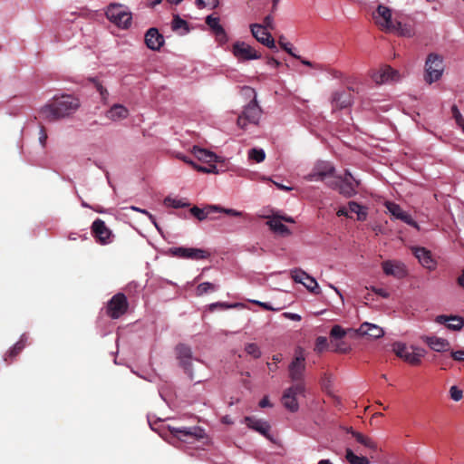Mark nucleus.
<instances>
[{
	"instance_id": "nucleus-1",
	"label": "nucleus",
	"mask_w": 464,
	"mask_h": 464,
	"mask_svg": "<svg viewBox=\"0 0 464 464\" xmlns=\"http://www.w3.org/2000/svg\"><path fill=\"white\" fill-rule=\"evenodd\" d=\"M79 100L72 95L63 94L55 96L53 99L41 108V116L49 121H54L67 117L79 108Z\"/></svg>"
},
{
	"instance_id": "nucleus-2",
	"label": "nucleus",
	"mask_w": 464,
	"mask_h": 464,
	"mask_svg": "<svg viewBox=\"0 0 464 464\" xmlns=\"http://www.w3.org/2000/svg\"><path fill=\"white\" fill-rule=\"evenodd\" d=\"M105 15L107 19L117 27L126 30L131 25L132 14L129 8L123 5L111 3L106 10Z\"/></svg>"
},
{
	"instance_id": "nucleus-3",
	"label": "nucleus",
	"mask_w": 464,
	"mask_h": 464,
	"mask_svg": "<svg viewBox=\"0 0 464 464\" xmlns=\"http://www.w3.org/2000/svg\"><path fill=\"white\" fill-rule=\"evenodd\" d=\"M445 70L443 57L438 53H430L424 65V81L428 84L438 82L443 75Z\"/></svg>"
},
{
	"instance_id": "nucleus-4",
	"label": "nucleus",
	"mask_w": 464,
	"mask_h": 464,
	"mask_svg": "<svg viewBox=\"0 0 464 464\" xmlns=\"http://www.w3.org/2000/svg\"><path fill=\"white\" fill-rule=\"evenodd\" d=\"M261 115L262 109L258 105L256 95L255 94L253 100L244 107L241 115H239L237 119V125L242 129L246 128L248 124L256 125L259 122Z\"/></svg>"
},
{
	"instance_id": "nucleus-5",
	"label": "nucleus",
	"mask_w": 464,
	"mask_h": 464,
	"mask_svg": "<svg viewBox=\"0 0 464 464\" xmlns=\"http://www.w3.org/2000/svg\"><path fill=\"white\" fill-rule=\"evenodd\" d=\"M304 382L294 383L285 391L282 396V403L285 409L292 412H295L299 409L297 398L300 396L304 397Z\"/></svg>"
},
{
	"instance_id": "nucleus-6",
	"label": "nucleus",
	"mask_w": 464,
	"mask_h": 464,
	"mask_svg": "<svg viewBox=\"0 0 464 464\" xmlns=\"http://www.w3.org/2000/svg\"><path fill=\"white\" fill-rule=\"evenodd\" d=\"M305 371V355L302 347H297L295 351V356L288 366L289 378L295 383L304 382Z\"/></svg>"
},
{
	"instance_id": "nucleus-7",
	"label": "nucleus",
	"mask_w": 464,
	"mask_h": 464,
	"mask_svg": "<svg viewBox=\"0 0 464 464\" xmlns=\"http://www.w3.org/2000/svg\"><path fill=\"white\" fill-rule=\"evenodd\" d=\"M358 185L359 182L353 179L349 170H345L343 177H339L329 184L333 189L338 190L345 198L353 197L357 193L356 188Z\"/></svg>"
},
{
	"instance_id": "nucleus-8",
	"label": "nucleus",
	"mask_w": 464,
	"mask_h": 464,
	"mask_svg": "<svg viewBox=\"0 0 464 464\" xmlns=\"http://www.w3.org/2000/svg\"><path fill=\"white\" fill-rule=\"evenodd\" d=\"M169 430L175 438L185 443H194L205 435L204 430L198 426L179 428L169 426Z\"/></svg>"
},
{
	"instance_id": "nucleus-9",
	"label": "nucleus",
	"mask_w": 464,
	"mask_h": 464,
	"mask_svg": "<svg viewBox=\"0 0 464 464\" xmlns=\"http://www.w3.org/2000/svg\"><path fill=\"white\" fill-rule=\"evenodd\" d=\"M396 354L412 365H418L424 356V350L419 347H407L404 343L395 344Z\"/></svg>"
},
{
	"instance_id": "nucleus-10",
	"label": "nucleus",
	"mask_w": 464,
	"mask_h": 464,
	"mask_svg": "<svg viewBox=\"0 0 464 464\" xmlns=\"http://www.w3.org/2000/svg\"><path fill=\"white\" fill-rule=\"evenodd\" d=\"M375 24L384 32H392L395 28V23L392 21V11L384 5H379L376 12L373 14Z\"/></svg>"
},
{
	"instance_id": "nucleus-11",
	"label": "nucleus",
	"mask_w": 464,
	"mask_h": 464,
	"mask_svg": "<svg viewBox=\"0 0 464 464\" xmlns=\"http://www.w3.org/2000/svg\"><path fill=\"white\" fill-rule=\"evenodd\" d=\"M232 53L239 62L257 60L261 58L260 53L243 41H237L233 44Z\"/></svg>"
},
{
	"instance_id": "nucleus-12",
	"label": "nucleus",
	"mask_w": 464,
	"mask_h": 464,
	"mask_svg": "<svg viewBox=\"0 0 464 464\" xmlns=\"http://www.w3.org/2000/svg\"><path fill=\"white\" fill-rule=\"evenodd\" d=\"M169 252L179 258L196 261L207 259L210 256V253L208 250L197 247L176 246L171 247Z\"/></svg>"
},
{
	"instance_id": "nucleus-13",
	"label": "nucleus",
	"mask_w": 464,
	"mask_h": 464,
	"mask_svg": "<svg viewBox=\"0 0 464 464\" xmlns=\"http://www.w3.org/2000/svg\"><path fill=\"white\" fill-rule=\"evenodd\" d=\"M381 266L385 276L398 280L403 279L408 275L407 266L401 260L387 259L382 262Z\"/></svg>"
},
{
	"instance_id": "nucleus-14",
	"label": "nucleus",
	"mask_w": 464,
	"mask_h": 464,
	"mask_svg": "<svg viewBox=\"0 0 464 464\" xmlns=\"http://www.w3.org/2000/svg\"><path fill=\"white\" fill-rule=\"evenodd\" d=\"M372 79L377 84H383L397 82L401 79V75L390 65H383L372 74Z\"/></svg>"
},
{
	"instance_id": "nucleus-15",
	"label": "nucleus",
	"mask_w": 464,
	"mask_h": 464,
	"mask_svg": "<svg viewBox=\"0 0 464 464\" xmlns=\"http://www.w3.org/2000/svg\"><path fill=\"white\" fill-rule=\"evenodd\" d=\"M128 308V302L126 296L121 294H116L109 301L107 306V313L112 319H118L124 314Z\"/></svg>"
},
{
	"instance_id": "nucleus-16",
	"label": "nucleus",
	"mask_w": 464,
	"mask_h": 464,
	"mask_svg": "<svg viewBox=\"0 0 464 464\" xmlns=\"http://www.w3.org/2000/svg\"><path fill=\"white\" fill-rule=\"evenodd\" d=\"M292 279L298 284H302L308 291L319 294V285L317 281L302 269L295 268L290 272Z\"/></svg>"
},
{
	"instance_id": "nucleus-17",
	"label": "nucleus",
	"mask_w": 464,
	"mask_h": 464,
	"mask_svg": "<svg viewBox=\"0 0 464 464\" xmlns=\"http://www.w3.org/2000/svg\"><path fill=\"white\" fill-rule=\"evenodd\" d=\"M249 27L253 37L257 42L269 49H276L275 39L267 29L264 28L260 24H251Z\"/></svg>"
},
{
	"instance_id": "nucleus-18",
	"label": "nucleus",
	"mask_w": 464,
	"mask_h": 464,
	"mask_svg": "<svg viewBox=\"0 0 464 464\" xmlns=\"http://www.w3.org/2000/svg\"><path fill=\"white\" fill-rule=\"evenodd\" d=\"M334 168L327 161H318L313 168L312 171L305 175L307 181H321L325 177L333 174Z\"/></svg>"
},
{
	"instance_id": "nucleus-19",
	"label": "nucleus",
	"mask_w": 464,
	"mask_h": 464,
	"mask_svg": "<svg viewBox=\"0 0 464 464\" xmlns=\"http://www.w3.org/2000/svg\"><path fill=\"white\" fill-rule=\"evenodd\" d=\"M176 353L181 367L188 373L189 379L193 381L194 377L191 372L192 352L190 347L186 344L179 343L176 346Z\"/></svg>"
},
{
	"instance_id": "nucleus-20",
	"label": "nucleus",
	"mask_w": 464,
	"mask_h": 464,
	"mask_svg": "<svg viewBox=\"0 0 464 464\" xmlns=\"http://www.w3.org/2000/svg\"><path fill=\"white\" fill-rule=\"evenodd\" d=\"M438 324L445 325L450 331H460L464 327V318L454 314H440L434 319Z\"/></svg>"
},
{
	"instance_id": "nucleus-21",
	"label": "nucleus",
	"mask_w": 464,
	"mask_h": 464,
	"mask_svg": "<svg viewBox=\"0 0 464 464\" xmlns=\"http://www.w3.org/2000/svg\"><path fill=\"white\" fill-rule=\"evenodd\" d=\"M92 229L97 241L102 245H108L111 242V231L102 219H96L92 223Z\"/></svg>"
},
{
	"instance_id": "nucleus-22",
	"label": "nucleus",
	"mask_w": 464,
	"mask_h": 464,
	"mask_svg": "<svg viewBox=\"0 0 464 464\" xmlns=\"http://www.w3.org/2000/svg\"><path fill=\"white\" fill-rule=\"evenodd\" d=\"M146 46L152 51H159L164 44V37L155 27L150 28L144 36Z\"/></svg>"
},
{
	"instance_id": "nucleus-23",
	"label": "nucleus",
	"mask_w": 464,
	"mask_h": 464,
	"mask_svg": "<svg viewBox=\"0 0 464 464\" xmlns=\"http://www.w3.org/2000/svg\"><path fill=\"white\" fill-rule=\"evenodd\" d=\"M422 341L434 352L445 353L450 351V343L443 337L439 336H423Z\"/></svg>"
},
{
	"instance_id": "nucleus-24",
	"label": "nucleus",
	"mask_w": 464,
	"mask_h": 464,
	"mask_svg": "<svg viewBox=\"0 0 464 464\" xmlns=\"http://www.w3.org/2000/svg\"><path fill=\"white\" fill-rule=\"evenodd\" d=\"M243 422L248 428L259 432L265 437H269L270 425L266 420L256 419L255 417H246Z\"/></svg>"
},
{
	"instance_id": "nucleus-25",
	"label": "nucleus",
	"mask_w": 464,
	"mask_h": 464,
	"mask_svg": "<svg viewBox=\"0 0 464 464\" xmlns=\"http://www.w3.org/2000/svg\"><path fill=\"white\" fill-rule=\"evenodd\" d=\"M414 256L421 264L422 266L429 270H433L436 267V262L431 256L429 250L424 247H415L413 249Z\"/></svg>"
},
{
	"instance_id": "nucleus-26",
	"label": "nucleus",
	"mask_w": 464,
	"mask_h": 464,
	"mask_svg": "<svg viewBox=\"0 0 464 464\" xmlns=\"http://www.w3.org/2000/svg\"><path fill=\"white\" fill-rule=\"evenodd\" d=\"M105 116L112 121H121L129 116V110L124 105L116 103L106 111Z\"/></svg>"
},
{
	"instance_id": "nucleus-27",
	"label": "nucleus",
	"mask_w": 464,
	"mask_h": 464,
	"mask_svg": "<svg viewBox=\"0 0 464 464\" xmlns=\"http://www.w3.org/2000/svg\"><path fill=\"white\" fill-rule=\"evenodd\" d=\"M334 107L343 109L352 104L351 93L346 91L336 92L333 95Z\"/></svg>"
},
{
	"instance_id": "nucleus-28",
	"label": "nucleus",
	"mask_w": 464,
	"mask_h": 464,
	"mask_svg": "<svg viewBox=\"0 0 464 464\" xmlns=\"http://www.w3.org/2000/svg\"><path fill=\"white\" fill-rule=\"evenodd\" d=\"M359 332L362 334L369 335L375 339L381 338L384 334V331L382 327L367 322L361 324Z\"/></svg>"
},
{
	"instance_id": "nucleus-29",
	"label": "nucleus",
	"mask_w": 464,
	"mask_h": 464,
	"mask_svg": "<svg viewBox=\"0 0 464 464\" xmlns=\"http://www.w3.org/2000/svg\"><path fill=\"white\" fill-rule=\"evenodd\" d=\"M193 155L200 161H204L207 163L216 162L217 156L211 151H208L205 149L199 148L198 146H194L191 150Z\"/></svg>"
},
{
	"instance_id": "nucleus-30",
	"label": "nucleus",
	"mask_w": 464,
	"mask_h": 464,
	"mask_svg": "<svg viewBox=\"0 0 464 464\" xmlns=\"http://www.w3.org/2000/svg\"><path fill=\"white\" fill-rule=\"evenodd\" d=\"M266 225L276 233L281 235L290 234V230L285 225L282 223L281 218H279V216H273L272 218L267 220Z\"/></svg>"
},
{
	"instance_id": "nucleus-31",
	"label": "nucleus",
	"mask_w": 464,
	"mask_h": 464,
	"mask_svg": "<svg viewBox=\"0 0 464 464\" xmlns=\"http://www.w3.org/2000/svg\"><path fill=\"white\" fill-rule=\"evenodd\" d=\"M351 433L358 443L363 445L365 448H367L372 451H377L378 446H377L376 442L372 438L367 437V436H365L360 432H357V431H352Z\"/></svg>"
},
{
	"instance_id": "nucleus-32",
	"label": "nucleus",
	"mask_w": 464,
	"mask_h": 464,
	"mask_svg": "<svg viewBox=\"0 0 464 464\" xmlns=\"http://www.w3.org/2000/svg\"><path fill=\"white\" fill-rule=\"evenodd\" d=\"M349 211L357 215V219L363 221L367 218V208L355 201L348 203Z\"/></svg>"
},
{
	"instance_id": "nucleus-33",
	"label": "nucleus",
	"mask_w": 464,
	"mask_h": 464,
	"mask_svg": "<svg viewBox=\"0 0 464 464\" xmlns=\"http://www.w3.org/2000/svg\"><path fill=\"white\" fill-rule=\"evenodd\" d=\"M400 36L411 37L413 35L412 28L410 24L395 22V28L391 32Z\"/></svg>"
},
{
	"instance_id": "nucleus-34",
	"label": "nucleus",
	"mask_w": 464,
	"mask_h": 464,
	"mask_svg": "<svg viewBox=\"0 0 464 464\" xmlns=\"http://www.w3.org/2000/svg\"><path fill=\"white\" fill-rule=\"evenodd\" d=\"M164 204L167 207H171L173 208H183L188 207L190 204L186 198H170L167 197L164 199Z\"/></svg>"
},
{
	"instance_id": "nucleus-35",
	"label": "nucleus",
	"mask_w": 464,
	"mask_h": 464,
	"mask_svg": "<svg viewBox=\"0 0 464 464\" xmlns=\"http://www.w3.org/2000/svg\"><path fill=\"white\" fill-rule=\"evenodd\" d=\"M206 23L215 32L217 35H226L224 28L219 24L218 17L208 15L206 18Z\"/></svg>"
},
{
	"instance_id": "nucleus-36",
	"label": "nucleus",
	"mask_w": 464,
	"mask_h": 464,
	"mask_svg": "<svg viewBox=\"0 0 464 464\" xmlns=\"http://www.w3.org/2000/svg\"><path fill=\"white\" fill-rule=\"evenodd\" d=\"M345 458L350 464H369V459L364 456H358L350 449L346 450Z\"/></svg>"
},
{
	"instance_id": "nucleus-37",
	"label": "nucleus",
	"mask_w": 464,
	"mask_h": 464,
	"mask_svg": "<svg viewBox=\"0 0 464 464\" xmlns=\"http://www.w3.org/2000/svg\"><path fill=\"white\" fill-rule=\"evenodd\" d=\"M218 289V286L210 282H203L197 286L196 295L201 296L209 292H215Z\"/></svg>"
},
{
	"instance_id": "nucleus-38",
	"label": "nucleus",
	"mask_w": 464,
	"mask_h": 464,
	"mask_svg": "<svg viewBox=\"0 0 464 464\" xmlns=\"http://www.w3.org/2000/svg\"><path fill=\"white\" fill-rule=\"evenodd\" d=\"M210 212L214 211L209 208V206L205 208H199L196 206L190 208L191 215H193L199 221L205 220Z\"/></svg>"
},
{
	"instance_id": "nucleus-39",
	"label": "nucleus",
	"mask_w": 464,
	"mask_h": 464,
	"mask_svg": "<svg viewBox=\"0 0 464 464\" xmlns=\"http://www.w3.org/2000/svg\"><path fill=\"white\" fill-rule=\"evenodd\" d=\"M385 207L389 213L397 219H400L401 215L404 213V210L400 207V205L394 202L386 201Z\"/></svg>"
},
{
	"instance_id": "nucleus-40",
	"label": "nucleus",
	"mask_w": 464,
	"mask_h": 464,
	"mask_svg": "<svg viewBox=\"0 0 464 464\" xmlns=\"http://www.w3.org/2000/svg\"><path fill=\"white\" fill-rule=\"evenodd\" d=\"M209 208L211 210H213L214 212L224 213V214H227V215H229V216H233V217H241V216H243V212H241V211L236 210L234 208H222V207L218 206V205H210Z\"/></svg>"
},
{
	"instance_id": "nucleus-41",
	"label": "nucleus",
	"mask_w": 464,
	"mask_h": 464,
	"mask_svg": "<svg viewBox=\"0 0 464 464\" xmlns=\"http://www.w3.org/2000/svg\"><path fill=\"white\" fill-rule=\"evenodd\" d=\"M248 158L257 163H260L266 159V152L263 149L254 148L248 151Z\"/></svg>"
},
{
	"instance_id": "nucleus-42",
	"label": "nucleus",
	"mask_w": 464,
	"mask_h": 464,
	"mask_svg": "<svg viewBox=\"0 0 464 464\" xmlns=\"http://www.w3.org/2000/svg\"><path fill=\"white\" fill-rule=\"evenodd\" d=\"M27 341V335L22 334L20 340L14 345V347L8 352L7 355L10 357L15 356L24 347Z\"/></svg>"
},
{
	"instance_id": "nucleus-43",
	"label": "nucleus",
	"mask_w": 464,
	"mask_h": 464,
	"mask_svg": "<svg viewBox=\"0 0 464 464\" xmlns=\"http://www.w3.org/2000/svg\"><path fill=\"white\" fill-rule=\"evenodd\" d=\"M242 306V304L240 303H234V304H228L226 302H216L212 303L208 305L209 311H214L216 308H221V309H231L236 307Z\"/></svg>"
},
{
	"instance_id": "nucleus-44",
	"label": "nucleus",
	"mask_w": 464,
	"mask_h": 464,
	"mask_svg": "<svg viewBox=\"0 0 464 464\" xmlns=\"http://www.w3.org/2000/svg\"><path fill=\"white\" fill-rule=\"evenodd\" d=\"M93 83H94V86L97 90V92L100 93V96H101V100L103 103H108V100H109V92L107 91V89L105 87L102 86V84L97 81V80H92Z\"/></svg>"
},
{
	"instance_id": "nucleus-45",
	"label": "nucleus",
	"mask_w": 464,
	"mask_h": 464,
	"mask_svg": "<svg viewBox=\"0 0 464 464\" xmlns=\"http://www.w3.org/2000/svg\"><path fill=\"white\" fill-rule=\"evenodd\" d=\"M245 351L246 352L247 354L251 355L256 359L261 356V351L256 343H247L245 347Z\"/></svg>"
},
{
	"instance_id": "nucleus-46",
	"label": "nucleus",
	"mask_w": 464,
	"mask_h": 464,
	"mask_svg": "<svg viewBox=\"0 0 464 464\" xmlns=\"http://www.w3.org/2000/svg\"><path fill=\"white\" fill-rule=\"evenodd\" d=\"M171 26L174 31L179 29H184L186 32L188 31V23L179 15L174 16Z\"/></svg>"
},
{
	"instance_id": "nucleus-47",
	"label": "nucleus",
	"mask_w": 464,
	"mask_h": 464,
	"mask_svg": "<svg viewBox=\"0 0 464 464\" xmlns=\"http://www.w3.org/2000/svg\"><path fill=\"white\" fill-rule=\"evenodd\" d=\"M346 334V331L340 325L336 324V325H334L330 331V336L333 338V339H336V340H339V339H342L343 337H344Z\"/></svg>"
},
{
	"instance_id": "nucleus-48",
	"label": "nucleus",
	"mask_w": 464,
	"mask_h": 464,
	"mask_svg": "<svg viewBox=\"0 0 464 464\" xmlns=\"http://www.w3.org/2000/svg\"><path fill=\"white\" fill-rule=\"evenodd\" d=\"M278 44L287 53H289L290 55L296 59H301L299 55L293 52V45L288 42H285L284 36H280Z\"/></svg>"
},
{
	"instance_id": "nucleus-49",
	"label": "nucleus",
	"mask_w": 464,
	"mask_h": 464,
	"mask_svg": "<svg viewBox=\"0 0 464 464\" xmlns=\"http://www.w3.org/2000/svg\"><path fill=\"white\" fill-rule=\"evenodd\" d=\"M218 0H196V5L200 9L205 7L214 9L218 7Z\"/></svg>"
},
{
	"instance_id": "nucleus-50",
	"label": "nucleus",
	"mask_w": 464,
	"mask_h": 464,
	"mask_svg": "<svg viewBox=\"0 0 464 464\" xmlns=\"http://www.w3.org/2000/svg\"><path fill=\"white\" fill-rule=\"evenodd\" d=\"M328 346L327 338L324 336H319L316 338L315 341V347L314 351L316 353H322L324 352Z\"/></svg>"
},
{
	"instance_id": "nucleus-51",
	"label": "nucleus",
	"mask_w": 464,
	"mask_h": 464,
	"mask_svg": "<svg viewBox=\"0 0 464 464\" xmlns=\"http://www.w3.org/2000/svg\"><path fill=\"white\" fill-rule=\"evenodd\" d=\"M400 220L403 221L404 223L415 227L416 229H420V227L418 223L412 218V217L406 211L401 215L400 218Z\"/></svg>"
},
{
	"instance_id": "nucleus-52",
	"label": "nucleus",
	"mask_w": 464,
	"mask_h": 464,
	"mask_svg": "<svg viewBox=\"0 0 464 464\" xmlns=\"http://www.w3.org/2000/svg\"><path fill=\"white\" fill-rule=\"evenodd\" d=\"M450 395L454 401H459L462 399L463 392L457 386H451L450 389Z\"/></svg>"
},
{
	"instance_id": "nucleus-53",
	"label": "nucleus",
	"mask_w": 464,
	"mask_h": 464,
	"mask_svg": "<svg viewBox=\"0 0 464 464\" xmlns=\"http://www.w3.org/2000/svg\"><path fill=\"white\" fill-rule=\"evenodd\" d=\"M130 208L131 210L136 211V212H140V213H142V214L146 215V216L150 218V220L153 223V225H154L157 228H159V227H158V224H157V222H156V219H155L154 216H153V215H151L149 211H147L146 209H143V208H140L135 207V206H131Z\"/></svg>"
},
{
	"instance_id": "nucleus-54",
	"label": "nucleus",
	"mask_w": 464,
	"mask_h": 464,
	"mask_svg": "<svg viewBox=\"0 0 464 464\" xmlns=\"http://www.w3.org/2000/svg\"><path fill=\"white\" fill-rule=\"evenodd\" d=\"M260 24L263 25L264 28H266L267 30H274L275 29L274 17L271 14L265 16V18L263 19V23Z\"/></svg>"
},
{
	"instance_id": "nucleus-55",
	"label": "nucleus",
	"mask_w": 464,
	"mask_h": 464,
	"mask_svg": "<svg viewBox=\"0 0 464 464\" xmlns=\"http://www.w3.org/2000/svg\"><path fill=\"white\" fill-rule=\"evenodd\" d=\"M367 289H370L372 292H373L374 294L382 296V298H389L390 297V293L383 289V288H380V287H376V286H370V287H367Z\"/></svg>"
},
{
	"instance_id": "nucleus-56",
	"label": "nucleus",
	"mask_w": 464,
	"mask_h": 464,
	"mask_svg": "<svg viewBox=\"0 0 464 464\" xmlns=\"http://www.w3.org/2000/svg\"><path fill=\"white\" fill-rule=\"evenodd\" d=\"M351 350V347L344 342H338L335 344L334 351L341 353H347Z\"/></svg>"
},
{
	"instance_id": "nucleus-57",
	"label": "nucleus",
	"mask_w": 464,
	"mask_h": 464,
	"mask_svg": "<svg viewBox=\"0 0 464 464\" xmlns=\"http://www.w3.org/2000/svg\"><path fill=\"white\" fill-rule=\"evenodd\" d=\"M452 114L458 126L464 122V118L456 105L452 106Z\"/></svg>"
},
{
	"instance_id": "nucleus-58",
	"label": "nucleus",
	"mask_w": 464,
	"mask_h": 464,
	"mask_svg": "<svg viewBox=\"0 0 464 464\" xmlns=\"http://www.w3.org/2000/svg\"><path fill=\"white\" fill-rule=\"evenodd\" d=\"M452 114L458 126L464 122V118L456 105L452 106Z\"/></svg>"
},
{
	"instance_id": "nucleus-59",
	"label": "nucleus",
	"mask_w": 464,
	"mask_h": 464,
	"mask_svg": "<svg viewBox=\"0 0 464 464\" xmlns=\"http://www.w3.org/2000/svg\"><path fill=\"white\" fill-rule=\"evenodd\" d=\"M450 356L458 362H464V350L451 352Z\"/></svg>"
},
{
	"instance_id": "nucleus-60",
	"label": "nucleus",
	"mask_w": 464,
	"mask_h": 464,
	"mask_svg": "<svg viewBox=\"0 0 464 464\" xmlns=\"http://www.w3.org/2000/svg\"><path fill=\"white\" fill-rule=\"evenodd\" d=\"M252 303L263 307L265 310H267V311H274L275 308L271 305V304L269 303H266V302H261V301H257V300H252L251 301Z\"/></svg>"
},
{
	"instance_id": "nucleus-61",
	"label": "nucleus",
	"mask_w": 464,
	"mask_h": 464,
	"mask_svg": "<svg viewBox=\"0 0 464 464\" xmlns=\"http://www.w3.org/2000/svg\"><path fill=\"white\" fill-rule=\"evenodd\" d=\"M266 63L273 68H278L281 65V63L274 57H269Z\"/></svg>"
},
{
	"instance_id": "nucleus-62",
	"label": "nucleus",
	"mask_w": 464,
	"mask_h": 464,
	"mask_svg": "<svg viewBox=\"0 0 464 464\" xmlns=\"http://www.w3.org/2000/svg\"><path fill=\"white\" fill-rule=\"evenodd\" d=\"M46 140H47V134L45 133L44 128L42 127L40 129V132H39V141L43 147L45 145Z\"/></svg>"
},
{
	"instance_id": "nucleus-63",
	"label": "nucleus",
	"mask_w": 464,
	"mask_h": 464,
	"mask_svg": "<svg viewBox=\"0 0 464 464\" xmlns=\"http://www.w3.org/2000/svg\"><path fill=\"white\" fill-rule=\"evenodd\" d=\"M177 157H178L179 160H181L182 161H184V162H186L187 164H188V165H191V166H193V165H194V161H193V160H190L188 156H186V155H183V154H181V153H179V154H177Z\"/></svg>"
},
{
	"instance_id": "nucleus-64",
	"label": "nucleus",
	"mask_w": 464,
	"mask_h": 464,
	"mask_svg": "<svg viewBox=\"0 0 464 464\" xmlns=\"http://www.w3.org/2000/svg\"><path fill=\"white\" fill-rule=\"evenodd\" d=\"M349 209H347L345 207H342L340 208L338 210H337V216L341 217V216H344L346 218H351V216H349Z\"/></svg>"
}]
</instances>
